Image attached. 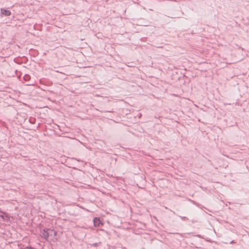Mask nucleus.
<instances>
[{
    "label": "nucleus",
    "mask_w": 249,
    "mask_h": 249,
    "mask_svg": "<svg viewBox=\"0 0 249 249\" xmlns=\"http://www.w3.org/2000/svg\"><path fill=\"white\" fill-rule=\"evenodd\" d=\"M48 232L49 233V237H50L52 238L53 240L54 239V237L56 235V232L54 231L53 230H52L50 229H48Z\"/></svg>",
    "instance_id": "f257e3e1"
},
{
    "label": "nucleus",
    "mask_w": 249,
    "mask_h": 249,
    "mask_svg": "<svg viewBox=\"0 0 249 249\" xmlns=\"http://www.w3.org/2000/svg\"><path fill=\"white\" fill-rule=\"evenodd\" d=\"M0 12L1 14L5 16H9L11 14L10 11L3 8H1Z\"/></svg>",
    "instance_id": "f03ea898"
},
{
    "label": "nucleus",
    "mask_w": 249,
    "mask_h": 249,
    "mask_svg": "<svg viewBox=\"0 0 249 249\" xmlns=\"http://www.w3.org/2000/svg\"><path fill=\"white\" fill-rule=\"evenodd\" d=\"M42 236L45 239H47L49 238V233L48 232V230H44L42 232Z\"/></svg>",
    "instance_id": "7ed1b4c3"
},
{
    "label": "nucleus",
    "mask_w": 249,
    "mask_h": 249,
    "mask_svg": "<svg viewBox=\"0 0 249 249\" xmlns=\"http://www.w3.org/2000/svg\"><path fill=\"white\" fill-rule=\"evenodd\" d=\"M93 223L95 226H99L100 224V220L99 218H95L93 220Z\"/></svg>",
    "instance_id": "20e7f679"
},
{
    "label": "nucleus",
    "mask_w": 249,
    "mask_h": 249,
    "mask_svg": "<svg viewBox=\"0 0 249 249\" xmlns=\"http://www.w3.org/2000/svg\"><path fill=\"white\" fill-rule=\"evenodd\" d=\"M23 79L25 81H28L30 79V76L29 75H25Z\"/></svg>",
    "instance_id": "39448f33"
},
{
    "label": "nucleus",
    "mask_w": 249,
    "mask_h": 249,
    "mask_svg": "<svg viewBox=\"0 0 249 249\" xmlns=\"http://www.w3.org/2000/svg\"><path fill=\"white\" fill-rule=\"evenodd\" d=\"M3 212H0V217H2V218H3V215H2V214H3Z\"/></svg>",
    "instance_id": "423d86ee"
},
{
    "label": "nucleus",
    "mask_w": 249,
    "mask_h": 249,
    "mask_svg": "<svg viewBox=\"0 0 249 249\" xmlns=\"http://www.w3.org/2000/svg\"><path fill=\"white\" fill-rule=\"evenodd\" d=\"M21 249H32L31 247H27L25 248H21Z\"/></svg>",
    "instance_id": "0eeeda50"
},
{
    "label": "nucleus",
    "mask_w": 249,
    "mask_h": 249,
    "mask_svg": "<svg viewBox=\"0 0 249 249\" xmlns=\"http://www.w3.org/2000/svg\"><path fill=\"white\" fill-rule=\"evenodd\" d=\"M32 249H34V248H32Z\"/></svg>",
    "instance_id": "6e6552de"
}]
</instances>
